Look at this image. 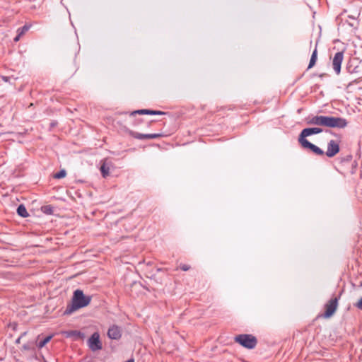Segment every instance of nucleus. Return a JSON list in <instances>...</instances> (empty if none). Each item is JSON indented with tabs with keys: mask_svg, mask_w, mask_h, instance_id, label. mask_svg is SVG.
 <instances>
[{
	"mask_svg": "<svg viewBox=\"0 0 362 362\" xmlns=\"http://www.w3.org/2000/svg\"><path fill=\"white\" fill-rule=\"evenodd\" d=\"M306 124L308 125H317L330 128L343 129L347 126L348 122L346 119L342 117L317 115L311 118H307Z\"/></svg>",
	"mask_w": 362,
	"mask_h": 362,
	"instance_id": "obj_1",
	"label": "nucleus"
},
{
	"mask_svg": "<svg viewBox=\"0 0 362 362\" xmlns=\"http://www.w3.org/2000/svg\"><path fill=\"white\" fill-rule=\"evenodd\" d=\"M91 296H85L83 291L77 289L74 292L71 303L68 304L64 311L65 315H70L76 310L89 305Z\"/></svg>",
	"mask_w": 362,
	"mask_h": 362,
	"instance_id": "obj_2",
	"label": "nucleus"
},
{
	"mask_svg": "<svg viewBox=\"0 0 362 362\" xmlns=\"http://www.w3.org/2000/svg\"><path fill=\"white\" fill-rule=\"evenodd\" d=\"M234 341L244 348L252 349L257 344V339L252 334H241L235 337Z\"/></svg>",
	"mask_w": 362,
	"mask_h": 362,
	"instance_id": "obj_3",
	"label": "nucleus"
},
{
	"mask_svg": "<svg viewBox=\"0 0 362 362\" xmlns=\"http://www.w3.org/2000/svg\"><path fill=\"white\" fill-rule=\"evenodd\" d=\"M340 299V295L332 297L325 305V313L322 315L324 318L331 317L336 312L338 308V302Z\"/></svg>",
	"mask_w": 362,
	"mask_h": 362,
	"instance_id": "obj_4",
	"label": "nucleus"
},
{
	"mask_svg": "<svg viewBox=\"0 0 362 362\" xmlns=\"http://www.w3.org/2000/svg\"><path fill=\"white\" fill-rule=\"evenodd\" d=\"M298 143L303 149L308 151V152L313 153L316 156L325 155V152L322 149L312 144L308 140L300 141Z\"/></svg>",
	"mask_w": 362,
	"mask_h": 362,
	"instance_id": "obj_5",
	"label": "nucleus"
},
{
	"mask_svg": "<svg viewBox=\"0 0 362 362\" xmlns=\"http://www.w3.org/2000/svg\"><path fill=\"white\" fill-rule=\"evenodd\" d=\"M298 143L303 149L308 151V152L313 153L316 156L325 155V152L322 149L312 144L308 140L300 141Z\"/></svg>",
	"mask_w": 362,
	"mask_h": 362,
	"instance_id": "obj_6",
	"label": "nucleus"
},
{
	"mask_svg": "<svg viewBox=\"0 0 362 362\" xmlns=\"http://www.w3.org/2000/svg\"><path fill=\"white\" fill-rule=\"evenodd\" d=\"M88 344L90 349L96 351L102 349V343L100 340V334L98 332H94L88 340Z\"/></svg>",
	"mask_w": 362,
	"mask_h": 362,
	"instance_id": "obj_7",
	"label": "nucleus"
},
{
	"mask_svg": "<svg viewBox=\"0 0 362 362\" xmlns=\"http://www.w3.org/2000/svg\"><path fill=\"white\" fill-rule=\"evenodd\" d=\"M344 59V52H337L334 55L332 60V68L337 75L341 73V66Z\"/></svg>",
	"mask_w": 362,
	"mask_h": 362,
	"instance_id": "obj_8",
	"label": "nucleus"
},
{
	"mask_svg": "<svg viewBox=\"0 0 362 362\" xmlns=\"http://www.w3.org/2000/svg\"><path fill=\"white\" fill-rule=\"evenodd\" d=\"M340 151L339 144L335 140H330L327 144V149L325 153L329 158H332Z\"/></svg>",
	"mask_w": 362,
	"mask_h": 362,
	"instance_id": "obj_9",
	"label": "nucleus"
},
{
	"mask_svg": "<svg viewBox=\"0 0 362 362\" xmlns=\"http://www.w3.org/2000/svg\"><path fill=\"white\" fill-rule=\"evenodd\" d=\"M107 336L112 339L117 340L120 339L122 334L119 327L116 325L110 327L107 331Z\"/></svg>",
	"mask_w": 362,
	"mask_h": 362,
	"instance_id": "obj_10",
	"label": "nucleus"
},
{
	"mask_svg": "<svg viewBox=\"0 0 362 362\" xmlns=\"http://www.w3.org/2000/svg\"><path fill=\"white\" fill-rule=\"evenodd\" d=\"M111 166V162H107V159L101 161L100 170L103 177L106 178L110 175V169Z\"/></svg>",
	"mask_w": 362,
	"mask_h": 362,
	"instance_id": "obj_11",
	"label": "nucleus"
},
{
	"mask_svg": "<svg viewBox=\"0 0 362 362\" xmlns=\"http://www.w3.org/2000/svg\"><path fill=\"white\" fill-rule=\"evenodd\" d=\"M314 134H315V130L313 127L305 128L300 132V133L298 136V141L308 140L306 139L308 136H312Z\"/></svg>",
	"mask_w": 362,
	"mask_h": 362,
	"instance_id": "obj_12",
	"label": "nucleus"
},
{
	"mask_svg": "<svg viewBox=\"0 0 362 362\" xmlns=\"http://www.w3.org/2000/svg\"><path fill=\"white\" fill-rule=\"evenodd\" d=\"M127 133L129 134V136L136 139H148V134H141L129 129L127 130Z\"/></svg>",
	"mask_w": 362,
	"mask_h": 362,
	"instance_id": "obj_13",
	"label": "nucleus"
},
{
	"mask_svg": "<svg viewBox=\"0 0 362 362\" xmlns=\"http://www.w3.org/2000/svg\"><path fill=\"white\" fill-rule=\"evenodd\" d=\"M136 114L156 115L155 110H148V109H142V110H138L136 111H133L130 113L129 115L131 117H134Z\"/></svg>",
	"mask_w": 362,
	"mask_h": 362,
	"instance_id": "obj_14",
	"label": "nucleus"
},
{
	"mask_svg": "<svg viewBox=\"0 0 362 362\" xmlns=\"http://www.w3.org/2000/svg\"><path fill=\"white\" fill-rule=\"evenodd\" d=\"M317 45H316L315 49L313 50V52L312 53V55H311V57L310 59V62H309V64L308 66V69H310L315 66V64L317 62Z\"/></svg>",
	"mask_w": 362,
	"mask_h": 362,
	"instance_id": "obj_15",
	"label": "nucleus"
},
{
	"mask_svg": "<svg viewBox=\"0 0 362 362\" xmlns=\"http://www.w3.org/2000/svg\"><path fill=\"white\" fill-rule=\"evenodd\" d=\"M17 214L18 216L23 218H27L29 216V214L27 211L25 206L23 204H20L17 208Z\"/></svg>",
	"mask_w": 362,
	"mask_h": 362,
	"instance_id": "obj_16",
	"label": "nucleus"
},
{
	"mask_svg": "<svg viewBox=\"0 0 362 362\" xmlns=\"http://www.w3.org/2000/svg\"><path fill=\"white\" fill-rule=\"evenodd\" d=\"M41 211L47 215H51L54 212V207L51 205H45L41 207Z\"/></svg>",
	"mask_w": 362,
	"mask_h": 362,
	"instance_id": "obj_17",
	"label": "nucleus"
},
{
	"mask_svg": "<svg viewBox=\"0 0 362 362\" xmlns=\"http://www.w3.org/2000/svg\"><path fill=\"white\" fill-rule=\"evenodd\" d=\"M53 335H49L47 337H46L44 339L40 341L37 344V346L39 349H42V347H44L52 338Z\"/></svg>",
	"mask_w": 362,
	"mask_h": 362,
	"instance_id": "obj_18",
	"label": "nucleus"
},
{
	"mask_svg": "<svg viewBox=\"0 0 362 362\" xmlns=\"http://www.w3.org/2000/svg\"><path fill=\"white\" fill-rule=\"evenodd\" d=\"M30 25H25L21 28H19L18 30H17V33H19V35H24L26 32L28 31V30L30 29Z\"/></svg>",
	"mask_w": 362,
	"mask_h": 362,
	"instance_id": "obj_19",
	"label": "nucleus"
},
{
	"mask_svg": "<svg viewBox=\"0 0 362 362\" xmlns=\"http://www.w3.org/2000/svg\"><path fill=\"white\" fill-rule=\"evenodd\" d=\"M66 175V171L64 169L61 170L58 173H55L53 176L55 179H61L65 177Z\"/></svg>",
	"mask_w": 362,
	"mask_h": 362,
	"instance_id": "obj_20",
	"label": "nucleus"
},
{
	"mask_svg": "<svg viewBox=\"0 0 362 362\" xmlns=\"http://www.w3.org/2000/svg\"><path fill=\"white\" fill-rule=\"evenodd\" d=\"M81 335V332L80 331L77 330H71L66 333V337H79Z\"/></svg>",
	"mask_w": 362,
	"mask_h": 362,
	"instance_id": "obj_21",
	"label": "nucleus"
},
{
	"mask_svg": "<svg viewBox=\"0 0 362 362\" xmlns=\"http://www.w3.org/2000/svg\"><path fill=\"white\" fill-rule=\"evenodd\" d=\"M346 70L350 74H356L359 72L358 66H356L352 68V66L351 64L346 66Z\"/></svg>",
	"mask_w": 362,
	"mask_h": 362,
	"instance_id": "obj_22",
	"label": "nucleus"
},
{
	"mask_svg": "<svg viewBox=\"0 0 362 362\" xmlns=\"http://www.w3.org/2000/svg\"><path fill=\"white\" fill-rule=\"evenodd\" d=\"M362 81V77H359L358 78H356L353 81H351V82H349L346 86V88H349L351 87V86H353L354 84H358L359 83H361V81Z\"/></svg>",
	"mask_w": 362,
	"mask_h": 362,
	"instance_id": "obj_23",
	"label": "nucleus"
},
{
	"mask_svg": "<svg viewBox=\"0 0 362 362\" xmlns=\"http://www.w3.org/2000/svg\"><path fill=\"white\" fill-rule=\"evenodd\" d=\"M353 158V156L351 154L346 155L341 158V161L343 162H350Z\"/></svg>",
	"mask_w": 362,
	"mask_h": 362,
	"instance_id": "obj_24",
	"label": "nucleus"
},
{
	"mask_svg": "<svg viewBox=\"0 0 362 362\" xmlns=\"http://www.w3.org/2000/svg\"><path fill=\"white\" fill-rule=\"evenodd\" d=\"M22 349L25 351H30L34 349L31 343H27L23 345Z\"/></svg>",
	"mask_w": 362,
	"mask_h": 362,
	"instance_id": "obj_25",
	"label": "nucleus"
},
{
	"mask_svg": "<svg viewBox=\"0 0 362 362\" xmlns=\"http://www.w3.org/2000/svg\"><path fill=\"white\" fill-rule=\"evenodd\" d=\"M163 136L162 134H148V139H158Z\"/></svg>",
	"mask_w": 362,
	"mask_h": 362,
	"instance_id": "obj_26",
	"label": "nucleus"
},
{
	"mask_svg": "<svg viewBox=\"0 0 362 362\" xmlns=\"http://www.w3.org/2000/svg\"><path fill=\"white\" fill-rule=\"evenodd\" d=\"M358 309L362 310V297L358 300V301L354 305Z\"/></svg>",
	"mask_w": 362,
	"mask_h": 362,
	"instance_id": "obj_27",
	"label": "nucleus"
},
{
	"mask_svg": "<svg viewBox=\"0 0 362 362\" xmlns=\"http://www.w3.org/2000/svg\"><path fill=\"white\" fill-rule=\"evenodd\" d=\"M180 268L182 270V271H188L189 269H190V267L187 264H181L180 266Z\"/></svg>",
	"mask_w": 362,
	"mask_h": 362,
	"instance_id": "obj_28",
	"label": "nucleus"
},
{
	"mask_svg": "<svg viewBox=\"0 0 362 362\" xmlns=\"http://www.w3.org/2000/svg\"><path fill=\"white\" fill-rule=\"evenodd\" d=\"M313 128L315 130V134L322 133L323 132V129L322 128H320V127H313Z\"/></svg>",
	"mask_w": 362,
	"mask_h": 362,
	"instance_id": "obj_29",
	"label": "nucleus"
},
{
	"mask_svg": "<svg viewBox=\"0 0 362 362\" xmlns=\"http://www.w3.org/2000/svg\"><path fill=\"white\" fill-rule=\"evenodd\" d=\"M165 114H166V112H162L160 110H155L156 115H165Z\"/></svg>",
	"mask_w": 362,
	"mask_h": 362,
	"instance_id": "obj_30",
	"label": "nucleus"
},
{
	"mask_svg": "<svg viewBox=\"0 0 362 362\" xmlns=\"http://www.w3.org/2000/svg\"><path fill=\"white\" fill-rule=\"evenodd\" d=\"M141 122V119H134V121L133 122V124L134 125H138L139 124H140Z\"/></svg>",
	"mask_w": 362,
	"mask_h": 362,
	"instance_id": "obj_31",
	"label": "nucleus"
},
{
	"mask_svg": "<svg viewBox=\"0 0 362 362\" xmlns=\"http://www.w3.org/2000/svg\"><path fill=\"white\" fill-rule=\"evenodd\" d=\"M357 163L356 161H354L353 163V169L351 170V174H354L355 173L354 168L356 167Z\"/></svg>",
	"mask_w": 362,
	"mask_h": 362,
	"instance_id": "obj_32",
	"label": "nucleus"
},
{
	"mask_svg": "<svg viewBox=\"0 0 362 362\" xmlns=\"http://www.w3.org/2000/svg\"><path fill=\"white\" fill-rule=\"evenodd\" d=\"M21 35H19V33H18V35L16 36V37L14 38V41L15 42H17L20 40Z\"/></svg>",
	"mask_w": 362,
	"mask_h": 362,
	"instance_id": "obj_33",
	"label": "nucleus"
},
{
	"mask_svg": "<svg viewBox=\"0 0 362 362\" xmlns=\"http://www.w3.org/2000/svg\"><path fill=\"white\" fill-rule=\"evenodd\" d=\"M21 339H22V338H21V337H19L18 338H17V339H16L15 343H16V344H20V343H21Z\"/></svg>",
	"mask_w": 362,
	"mask_h": 362,
	"instance_id": "obj_34",
	"label": "nucleus"
},
{
	"mask_svg": "<svg viewBox=\"0 0 362 362\" xmlns=\"http://www.w3.org/2000/svg\"><path fill=\"white\" fill-rule=\"evenodd\" d=\"M26 334H27V332H23V333L20 335V337H21V338H23V337L24 336H25Z\"/></svg>",
	"mask_w": 362,
	"mask_h": 362,
	"instance_id": "obj_35",
	"label": "nucleus"
}]
</instances>
